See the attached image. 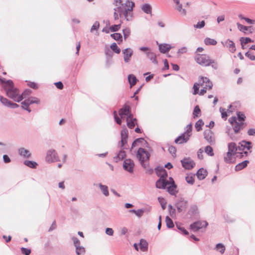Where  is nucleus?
I'll use <instances>...</instances> for the list:
<instances>
[{
    "label": "nucleus",
    "instance_id": "1",
    "mask_svg": "<svg viewBox=\"0 0 255 255\" xmlns=\"http://www.w3.org/2000/svg\"><path fill=\"white\" fill-rule=\"evenodd\" d=\"M135 6L134 2L129 0H127L123 7L119 6L114 8L113 16L115 20H118L123 15L127 21L130 20L133 16V8Z\"/></svg>",
    "mask_w": 255,
    "mask_h": 255
},
{
    "label": "nucleus",
    "instance_id": "2",
    "mask_svg": "<svg viewBox=\"0 0 255 255\" xmlns=\"http://www.w3.org/2000/svg\"><path fill=\"white\" fill-rule=\"evenodd\" d=\"M212 87L213 84L210 80L207 77L202 76L200 77L199 83H194L193 87L194 90L193 94L204 95L207 90L212 89Z\"/></svg>",
    "mask_w": 255,
    "mask_h": 255
},
{
    "label": "nucleus",
    "instance_id": "3",
    "mask_svg": "<svg viewBox=\"0 0 255 255\" xmlns=\"http://www.w3.org/2000/svg\"><path fill=\"white\" fill-rule=\"evenodd\" d=\"M237 117H232L229 120L235 133H238L244 128L245 125L244 122L246 118L245 114L240 112L237 113Z\"/></svg>",
    "mask_w": 255,
    "mask_h": 255
},
{
    "label": "nucleus",
    "instance_id": "4",
    "mask_svg": "<svg viewBox=\"0 0 255 255\" xmlns=\"http://www.w3.org/2000/svg\"><path fill=\"white\" fill-rule=\"evenodd\" d=\"M3 88L6 92V95L9 98L17 102H19L22 100L18 89L14 87L13 83L11 80H7L5 82V85L3 86Z\"/></svg>",
    "mask_w": 255,
    "mask_h": 255
},
{
    "label": "nucleus",
    "instance_id": "5",
    "mask_svg": "<svg viewBox=\"0 0 255 255\" xmlns=\"http://www.w3.org/2000/svg\"><path fill=\"white\" fill-rule=\"evenodd\" d=\"M195 61L201 66H211L214 69L217 68V64L215 61L210 56L205 54H196L194 57Z\"/></svg>",
    "mask_w": 255,
    "mask_h": 255
},
{
    "label": "nucleus",
    "instance_id": "6",
    "mask_svg": "<svg viewBox=\"0 0 255 255\" xmlns=\"http://www.w3.org/2000/svg\"><path fill=\"white\" fill-rule=\"evenodd\" d=\"M251 142L242 141L238 145V151L239 156H247L248 153L251 152Z\"/></svg>",
    "mask_w": 255,
    "mask_h": 255
},
{
    "label": "nucleus",
    "instance_id": "7",
    "mask_svg": "<svg viewBox=\"0 0 255 255\" xmlns=\"http://www.w3.org/2000/svg\"><path fill=\"white\" fill-rule=\"evenodd\" d=\"M136 157L140 161L141 165L145 167L144 162L148 160L150 154L145 149L142 148H139L136 153Z\"/></svg>",
    "mask_w": 255,
    "mask_h": 255
},
{
    "label": "nucleus",
    "instance_id": "8",
    "mask_svg": "<svg viewBox=\"0 0 255 255\" xmlns=\"http://www.w3.org/2000/svg\"><path fill=\"white\" fill-rule=\"evenodd\" d=\"M208 223L206 221H197L190 225L191 229L194 232L198 231L199 229L205 228Z\"/></svg>",
    "mask_w": 255,
    "mask_h": 255
},
{
    "label": "nucleus",
    "instance_id": "9",
    "mask_svg": "<svg viewBox=\"0 0 255 255\" xmlns=\"http://www.w3.org/2000/svg\"><path fill=\"white\" fill-rule=\"evenodd\" d=\"M46 160L49 162H54L57 160V156L54 150H49L47 152L45 157Z\"/></svg>",
    "mask_w": 255,
    "mask_h": 255
},
{
    "label": "nucleus",
    "instance_id": "10",
    "mask_svg": "<svg viewBox=\"0 0 255 255\" xmlns=\"http://www.w3.org/2000/svg\"><path fill=\"white\" fill-rule=\"evenodd\" d=\"M134 164L132 160L130 159H127L124 161L123 166L125 170L129 172H132Z\"/></svg>",
    "mask_w": 255,
    "mask_h": 255
},
{
    "label": "nucleus",
    "instance_id": "11",
    "mask_svg": "<svg viewBox=\"0 0 255 255\" xmlns=\"http://www.w3.org/2000/svg\"><path fill=\"white\" fill-rule=\"evenodd\" d=\"M182 166L187 169H191L195 165V162L189 158H185L181 160Z\"/></svg>",
    "mask_w": 255,
    "mask_h": 255
},
{
    "label": "nucleus",
    "instance_id": "12",
    "mask_svg": "<svg viewBox=\"0 0 255 255\" xmlns=\"http://www.w3.org/2000/svg\"><path fill=\"white\" fill-rule=\"evenodd\" d=\"M205 139L209 143H212L215 142L214 134L210 129L205 130L204 132Z\"/></svg>",
    "mask_w": 255,
    "mask_h": 255
},
{
    "label": "nucleus",
    "instance_id": "13",
    "mask_svg": "<svg viewBox=\"0 0 255 255\" xmlns=\"http://www.w3.org/2000/svg\"><path fill=\"white\" fill-rule=\"evenodd\" d=\"M123 54L124 55V59L125 62L128 63L130 59L131 56L132 55L133 52L130 48H127L123 51Z\"/></svg>",
    "mask_w": 255,
    "mask_h": 255
},
{
    "label": "nucleus",
    "instance_id": "14",
    "mask_svg": "<svg viewBox=\"0 0 255 255\" xmlns=\"http://www.w3.org/2000/svg\"><path fill=\"white\" fill-rule=\"evenodd\" d=\"M127 126L130 128H133L136 124V119L133 118L132 114H129L127 118Z\"/></svg>",
    "mask_w": 255,
    "mask_h": 255
},
{
    "label": "nucleus",
    "instance_id": "15",
    "mask_svg": "<svg viewBox=\"0 0 255 255\" xmlns=\"http://www.w3.org/2000/svg\"><path fill=\"white\" fill-rule=\"evenodd\" d=\"M189 138V135L188 133H184L175 140V142L176 143L182 144L187 142Z\"/></svg>",
    "mask_w": 255,
    "mask_h": 255
},
{
    "label": "nucleus",
    "instance_id": "16",
    "mask_svg": "<svg viewBox=\"0 0 255 255\" xmlns=\"http://www.w3.org/2000/svg\"><path fill=\"white\" fill-rule=\"evenodd\" d=\"M238 151V146H237L236 144L234 142L230 143L228 144V151L229 153H232L235 155H237V156H238L239 153Z\"/></svg>",
    "mask_w": 255,
    "mask_h": 255
},
{
    "label": "nucleus",
    "instance_id": "17",
    "mask_svg": "<svg viewBox=\"0 0 255 255\" xmlns=\"http://www.w3.org/2000/svg\"><path fill=\"white\" fill-rule=\"evenodd\" d=\"M131 114L130 113V107L128 105H125L124 107L120 110L119 115L122 118H123L124 116H127V117Z\"/></svg>",
    "mask_w": 255,
    "mask_h": 255
},
{
    "label": "nucleus",
    "instance_id": "18",
    "mask_svg": "<svg viewBox=\"0 0 255 255\" xmlns=\"http://www.w3.org/2000/svg\"><path fill=\"white\" fill-rule=\"evenodd\" d=\"M169 184V182L165 179H159L156 183V187L158 188H165Z\"/></svg>",
    "mask_w": 255,
    "mask_h": 255
},
{
    "label": "nucleus",
    "instance_id": "19",
    "mask_svg": "<svg viewBox=\"0 0 255 255\" xmlns=\"http://www.w3.org/2000/svg\"><path fill=\"white\" fill-rule=\"evenodd\" d=\"M235 154L233 153L227 152L224 157V160L228 163H234L235 161Z\"/></svg>",
    "mask_w": 255,
    "mask_h": 255
},
{
    "label": "nucleus",
    "instance_id": "20",
    "mask_svg": "<svg viewBox=\"0 0 255 255\" xmlns=\"http://www.w3.org/2000/svg\"><path fill=\"white\" fill-rule=\"evenodd\" d=\"M196 175L199 180H203L207 176V171L203 168H201L198 170Z\"/></svg>",
    "mask_w": 255,
    "mask_h": 255
},
{
    "label": "nucleus",
    "instance_id": "21",
    "mask_svg": "<svg viewBox=\"0 0 255 255\" xmlns=\"http://www.w3.org/2000/svg\"><path fill=\"white\" fill-rule=\"evenodd\" d=\"M171 46L167 44H161L159 45V49L160 52L165 53L171 49Z\"/></svg>",
    "mask_w": 255,
    "mask_h": 255
},
{
    "label": "nucleus",
    "instance_id": "22",
    "mask_svg": "<svg viewBox=\"0 0 255 255\" xmlns=\"http://www.w3.org/2000/svg\"><path fill=\"white\" fill-rule=\"evenodd\" d=\"M225 45L226 47L229 48V50L230 52H231L232 53H234L235 52L236 49L235 47V44L233 42V41L229 39H228L225 42Z\"/></svg>",
    "mask_w": 255,
    "mask_h": 255
},
{
    "label": "nucleus",
    "instance_id": "23",
    "mask_svg": "<svg viewBox=\"0 0 255 255\" xmlns=\"http://www.w3.org/2000/svg\"><path fill=\"white\" fill-rule=\"evenodd\" d=\"M168 192L171 195H175L176 193V186L174 184V181H172L171 183L169 182L167 187Z\"/></svg>",
    "mask_w": 255,
    "mask_h": 255
},
{
    "label": "nucleus",
    "instance_id": "24",
    "mask_svg": "<svg viewBox=\"0 0 255 255\" xmlns=\"http://www.w3.org/2000/svg\"><path fill=\"white\" fill-rule=\"evenodd\" d=\"M176 207L179 212L185 210L187 207V202L184 201L178 202L176 204Z\"/></svg>",
    "mask_w": 255,
    "mask_h": 255
},
{
    "label": "nucleus",
    "instance_id": "25",
    "mask_svg": "<svg viewBox=\"0 0 255 255\" xmlns=\"http://www.w3.org/2000/svg\"><path fill=\"white\" fill-rule=\"evenodd\" d=\"M18 153L21 156L24 158H28L31 155L30 151L23 147L20 148L18 149Z\"/></svg>",
    "mask_w": 255,
    "mask_h": 255
},
{
    "label": "nucleus",
    "instance_id": "26",
    "mask_svg": "<svg viewBox=\"0 0 255 255\" xmlns=\"http://www.w3.org/2000/svg\"><path fill=\"white\" fill-rule=\"evenodd\" d=\"M146 56L149 58L152 63L154 64H157V61L156 59V55L151 51H148L146 53Z\"/></svg>",
    "mask_w": 255,
    "mask_h": 255
},
{
    "label": "nucleus",
    "instance_id": "27",
    "mask_svg": "<svg viewBox=\"0 0 255 255\" xmlns=\"http://www.w3.org/2000/svg\"><path fill=\"white\" fill-rule=\"evenodd\" d=\"M111 36L115 40L118 42V44H120L123 42V37L120 33H114L111 35Z\"/></svg>",
    "mask_w": 255,
    "mask_h": 255
},
{
    "label": "nucleus",
    "instance_id": "28",
    "mask_svg": "<svg viewBox=\"0 0 255 255\" xmlns=\"http://www.w3.org/2000/svg\"><path fill=\"white\" fill-rule=\"evenodd\" d=\"M249 163V161L248 160H245L242 162H241L237 164L235 167V170L236 171H239L243 168H245Z\"/></svg>",
    "mask_w": 255,
    "mask_h": 255
},
{
    "label": "nucleus",
    "instance_id": "29",
    "mask_svg": "<svg viewBox=\"0 0 255 255\" xmlns=\"http://www.w3.org/2000/svg\"><path fill=\"white\" fill-rule=\"evenodd\" d=\"M121 136H122V140L121 142L122 146H124V145L127 143V138L128 137V132L126 130H123L121 131Z\"/></svg>",
    "mask_w": 255,
    "mask_h": 255
},
{
    "label": "nucleus",
    "instance_id": "30",
    "mask_svg": "<svg viewBox=\"0 0 255 255\" xmlns=\"http://www.w3.org/2000/svg\"><path fill=\"white\" fill-rule=\"evenodd\" d=\"M139 246L141 251L145 252L147 249V243L144 240H141Z\"/></svg>",
    "mask_w": 255,
    "mask_h": 255
},
{
    "label": "nucleus",
    "instance_id": "31",
    "mask_svg": "<svg viewBox=\"0 0 255 255\" xmlns=\"http://www.w3.org/2000/svg\"><path fill=\"white\" fill-rule=\"evenodd\" d=\"M204 42L207 45H215L217 43L216 40L210 38H205L204 40Z\"/></svg>",
    "mask_w": 255,
    "mask_h": 255
},
{
    "label": "nucleus",
    "instance_id": "32",
    "mask_svg": "<svg viewBox=\"0 0 255 255\" xmlns=\"http://www.w3.org/2000/svg\"><path fill=\"white\" fill-rule=\"evenodd\" d=\"M128 79L131 87L134 85L137 81L136 77L133 75H129Z\"/></svg>",
    "mask_w": 255,
    "mask_h": 255
},
{
    "label": "nucleus",
    "instance_id": "33",
    "mask_svg": "<svg viewBox=\"0 0 255 255\" xmlns=\"http://www.w3.org/2000/svg\"><path fill=\"white\" fill-rule=\"evenodd\" d=\"M157 174L160 176V179H165L167 176L165 170L163 168L157 171Z\"/></svg>",
    "mask_w": 255,
    "mask_h": 255
},
{
    "label": "nucleus",
    "instance_id": "34",
    "mask_svg": "<svg viewBox=\"0 0 255 255\" xmlns=\"http://www.w3.org/2000/svg\"><path fill=\"white\" fill-rule=\"evenodd\" d=\"M194 175L192 174H187L185 179L187 182L189 184H193L194 182Z\"/></svg>",
    "mask_w": 255,
    "mask_h": 255
},
{
    "label": "nucleus",
    "instance_id": "35",
    "mask_svg": "<svg viewBox=\"0 0 255 255\" xmlns=\"http://www.w3.org/2000/svg\"><path fill=\"white\" fill-rule=\"evenodd\" d=\"M145 141L143 138H139L135 140L132 144V148H133L134 147L136 146H139V143H142L143 142H145Z\"/></svg>",
    "mask_w": 255,
    "mask_h": 255
},
{
    "label": "nucleus",
    "instance_id": "36",
    "mask_svg": "<svg viewBox=\"0 0 255 255\" xmlns=\"http://www.w3.org/2000/svg\"><path fill=\"white\" fill-rule=\"evenodd\" d=\"M122 23V21H121V23L119 24H115V25L110 26L111 32H116V31H118L121 27Z\"/></svg>",
    "mask_w": 255,
    "mask_h": 255
},
{
    "label": "nucleus",
    "instance_id": "37",
    "mask_svg": "<svg viewBox=\"0 0 255 255\" xmlns=\"http://www.w3.org/2000/svg\"><path fill=\"white\" fill-rule=\"evenodd\" d=\"M142 10L146 13H150L151 11V7L147 4H143L141 7Z\"/></svg>",
    "mask_w": 255,
    "mask_h": 255
},
{
    "label": "nucleus",
    "instance_id": "38",
    "mask_svg": "<svg viewBox=\"0 0 255 255\" xmlns=\"http://www.w3.org/2000/svg\"><path fill=\"white\" fill-rule=\"evenodd\" d=\"M237 26L238 29L243 32H245L246 31L248 30L249 29L251 28V26H244L239 23H237Z\"/></svg>",
    "mask_w": 255,
    "mask_h": 255
},
{
    "label": "nucleus",
    "instance_id": "39",
    "mask_svg": "<svg viewBox=\"0 0 255 255\" xmlns=\"http://www.w3.org/2000/svg\"><path fill=\"white\" fill-rule=\"evenodd\" d=\"M29 102L27 100H25L21 103V107L23 109L27 110L29 113L31 112V110L28 108L29 106Z\"/></svg>",
    "mask_w": 255,
    "mask_h": 255
},
{
    "label": "nucleus",
    "instance_id": "40",
    "mask_svg": "<svg viewBox=\"0 0 255 255\" xmlns=\"http://www.w3.org/2000/svg\"><path fill=\"white\" fill-rule=\"evenodd\" d=\"M111 49L117 54H119L121 52V50L117 46L116 43H113L111 45Z\"/></svg>",
    "mask_w": 255,
    "mask_h": 255
},
{
    "label": "nucleus",
    "instance_id": "41",
    "mask_svg": "<svg viewBox=\"0 0 255 255\" xmlns=\"http://www.w3.org/2000/svg\"><path fill=\"white\" fill-rule=\"evenodd\" d=\"M99 186L103 193L106 196L109 195V191L108 187L106 185H103L101 184H99Z\"/></svg>",
    "mask_w": 255,
    "mask_h": 255
},
{
    "label": "nucleus",
    "instance_id": "42",
    "mask_svg": "<svg viewBox=\"0 0 255 255\" xmlns=\"http://www.w3.org/2000/svg\"><path fill=\"white\" fill-rule=\"evenodd\" d=\"M24 164L31 168H35L37 164L34 161L26 160L24 162Z\"/></svg>",
    "mask_w": 255,
    "mask_h": 255
},
{
    "label": "nucleus",
    "instance_id": "43",
    "mask_svg": "<svg viewBox=\"0 0 255 255\" xmlns=\"http://www.w3.org/2000/svg\"><path fill=\"white\" fill-rule=\"evenodd\" d=\"M240 41L241 42V45H242L243 48L244 45H245L249 42H253L252 39L249 37H246V38L242 37L241 38Z\"/></svg>",
    "mask_w": 255,
    "mask_h": 255
},
{
    "label": "nucleus",
    "instance_id": "44",
    "mask_svg": "<svg viewBox=\"0 0 255 255\" xmlns=\"http://www.w3.org/2000/svg\"><path fill=\"white\" fill-rule=\"evenodd\" d=\"M204 125V123L201 120H198L196 124H195V128L197 130V131H200L201 128Z\"/></svg>",
    "mask_w": 255,
    "mask_h": 255
},
{
    "label": "nucleus",
    "instance_id": "45",
    "mask_svg": "<svg viewBox=\"0 0 255 255\" xmlns=\"http://www.w3.org/2000/svg\"><path fill=\"white\" fill-rule=\"evenodd\" d=\"M27 100H28L29 105L34 103L39 104L40 103V100L36 97H31Z\"/></svg>",
    "mask_w": 255,
    "mask_h": 255
},
{
    "label": "nucleus",
    "instance_id": "46",
    "mask_svg": "<svg viewBox=\"0 0 255 255\" xmlns=\"http://www.w3.org/2000/svg\"><path fill=\"white\" fill-rule=\"evenodd\" d=\"M166 224L168 228H171L174 227L173 223L172 220L168 216L166 217L165 219Z\"/></svg>",
    "mask_w": 255,
    "mask_h": 255
},
{
    "label": "nucleus",
    "instance_id": "47",
    "mask_svg": "<svg viewBox=\"0 0 255 255\" xmlns=\"http://www.w3.org/2000/svg\"><path fill=\"white\" fill-rule=\"evenodd\" d=\"M200 113H201V110H200L199 106H196L194 109V111H193V113L194 118H195L199 117V115H200Z\"/></svg>",
    "mask_w": 255,
    "mask_h": 255
},
{
    "label": "nucleus",
    "instance_id": "48",
    "mask_svg": "<svg viewBox=\"0 0 255 255\" xmlns=\"http://www.w3.org/2000/svg\"><path fill=\"white\" fill-rule=\"evenodd\" d=\"M216 249L221 254H223L225 251V247L222 244H218L216 246Z\"/></svg>",
    "mask_w": 255,
    "mask_h": 255
},
{
    "label": "nucleus",
    "instance_id": "49",
    "mask_svg": "<svg viewBox=\"0 0 255 255\" xmlns=\"http://www.w3.org/2000/svg\"><path fill=\"white\" fill-rule=\"evenodd\" d=\"M205 151L209 156H213L214 155L213 148L210 146H207L205 148Z\"/></svg>",
    "mask_w": 255,
    "mask_h": 255
},
{
    "label": "nucleus",
    "instance_id": "50",
    "mask_svg": "<svg viewBox=\"0 0 255 255\" xmlns=\"http://www.w3.org/2000/svg\"><path fill=\"white\" fill-rule=\"evenodd\" d=\"M176 9L181 15H185L186 14V11L185 9L182 8V5L181 3L177 5Z\"/></svg>",
    "mask_w": 255,
    "mask_h": 255
},
{
    "label": "nucleus",
    "instance_id": "51",
    "mask_svg": "<svg viewBox=\"0 0 255 255\" xmlns=\"http://www.w3.org/2000/svg\"><path fill=\"white\" fill-rule=\"evenodd\" d=\"M0 101L3 105L7 107H9V104H10V101L8 100L6 98H4L2 96H0Z\"/></svg>",
    "mask_w": 255,
    "mask_h": 255
},
{
    "label": "nucleus",
    "instance_id": "52",
    "mask_svg": "<svg viewBox=\"0 0 255 255\" xmlns=\"http://www.w3.org/2000/svg\"><path fill=\"white\" fill-rule=\"evenodd\" d=\"M123 33L124 34L125 39H126L130 35V31L129 28H126L123 30Z\"/></svg>",
    "mask_w": 255,
    "mask_h": 255
},
{
    "label": "nucleus",
    "instance_id": "53",
    "mask_svg": "<svg viewBox=\"0 0 255 255\" xmlns=\"http://www.w3.org/2000/svg\"><path fill=\"white\" fill-rule=\"evenodd\" d=\"M31 93V90H25L21 95H20V97H21L22 100L25 98L27 96L30 95Z\"/></svg>",
    "mask_w": 255,
    "mask_h": 255
},
{
    "label": "nucleus",
    "instance_id": "54",
    "mask_svg": "<svg viewBox=\"0 0 255 255\" xmlns=\"http://www.w3.org/2000/svg\"><path fill=\"white\" fill-rule=\"evenodd\" d=\"M220 111L221 113L222 118L225 120H226L228 117V115L226 110L224 108H220Z\"/></svg>",
    "mask_w": 255,
    "mask_h": 255
},
{
    "label": "nucleus",
    "instance_id": "55",
    "mask_svg": "<svg viewBox=\"0 0 255 255\" xmlns=\"http://www.w3.org/2000/svg\"><path fill=\"white\" fill-rule=\"evenodd\" d=\"M76 253L78 255H80L83 254L85 252V249L83 247L78 246L76 247Z\"/></svg>",
    "mask_w": 255,
    "mask_h": 255
},
{
    "label": "nucleus",
    "instance_id": "56",
    "mask_svg": "<svg viewBox=\"0 0 255 255\" xmlns=\"http://www.w3.org/2000/svg\"><path fill=\"white\" fill-rule=\"evenodd\" d=\"M205 22L204 20L198 22L196 25H194V27L196 28H202L204 27Z\"/></svg>",
    "mask_w": 255,
    "mask_h": 255
},
{
    "label": "nucleus",
    "instance_id": "57",
    "mask_svg": "<svg viewBox=\"0 0 255 255\" xmlns=\"http://www.w3.org/2000/svg\"><path fill=\"white\" fill-rule=\"evenodd\" d=\"M239 17L241 19L245 20L248 23H250V24H254V23H255V20H252V19H250L249 18L245 17L241 15L239 16Z\"/></svg>",
    "mask_w": 255,
    "mask_h": 255
},
{
    "label": "nucleus",
    "instance_id": "58",
    "mask_svg": "<svg viewBox=\"0 0 255 255\" xmlns=\"http://www.w3.org/2000/svg\"><path fill=\"white\" fill-rule=\"evenodd\" d=\"M158 199L161 204V206L162 209L163 210L165 209L166 203L165 201V200L164 199V198H163L162 197H158Z\"/></svg>",
    "mask_w": 255,
    "mask_h": 255
},
{
    "label": "nucleus",
    "instance_id": "59",
    "mask_svg": "<svg viewBox=\"0 0 255 255\" xmlns=\"http://www.w3.org/2000/svg\"><path fill=\"white\" fill-rule=\"evenodd\" d=\"M100 24L98 22H95L91 28V32H93L94 30H98L99 28Z\"/></svg>",
    "mask_w": 255,
    "mask_h": 255
},
{
    "label": "nucleus",
    "instance_id": "60",
    "mask_svg": "<svg viewBox=\"0 0 255 255\" xmlns=\"http://www.w3.org/2000/svg\"><path fill=\"white\" fill-rule=\"evenodd\" d=\"M21 251L22 253L25 255H29L31 253V250L28 249L22 248L21 249Z\"/></svg>",
    "mask_w": 255,
    "mask_h": 255
},
{
    "label": "nucleus",
    "instance_id": "61",
    "mask_svg": "<svg viewBox=\"0 0 255 255\" xmlns=\"http://www.w3.org/2000/svg\"><path fill=\"white\" fill-rule=\"evenodd\" d=\"M168 150L170 153L172 154L173 156L175 155L176 152V148L173 146H170L168 148Z\"/></svg>",
    "mask_w": 255,
    "mask_h": 255
},
{
    "label": "nucleus",
    "instance_id": "62",
    "mask_svg": "<svg viewBox=\"0 0 255 255\" xmlns=\"http://www.w3.org/2000/svg\"><path fill=\"white\" fill-rule=\"evenodd\" d=\"M245 55L250 58L251 60H255V56L250 52H246Z\"/></svg>",
    "mask_w": 255,
    "mask_h": 255
},
{
    "label": "nucleus",
    "instance_id": "63",
    "mask_svg": "<svg viewBox=\"0 0 255 255\" xmlns=\"http://www.w3.org/2000/svg\"><path fill=\"white\" fill-rule=\"evenodd\" d=\"M192 131V125L189 124L186 127V131L184 133H187L189 135V137L190 136V132Z\"/></svg>",
    "mask_w": 255,
    "mask_h": 255
},
{
    "label": "nucleus",
    "instance_id": "64",
    "mask_svg": "<svg viewBox=\"0 0 255 255\" xmlns=\"http://www.w3.org/2000/svg\"><path fill=\"white\" fill-rule=\"evenodd\" d=\"M169 211L170 215L172 217L175 215V209L173 208L171 206L169 207Z\"/></svg>",
    "mask_w": 255,
    "mask_h": 255
}]
</instances>
